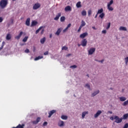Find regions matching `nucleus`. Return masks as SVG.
I'll return each mask as SVG.
<instances>
[{
	"label": "nucleus",
	"instance_id": "obj_1",
	"mask_svg": "<svg viewBox=\"0 0 128 128\" xmlns=\"http://www.w3.org/2000/svg\"><path fill=\"white\" fill-rule=\"evenodd\" d=\"M8 0H2L0 1V6L1 8H4L8 6Z\"/></svg>",
	"mask_w": 128,
	"mask_h": 128
},
{
	"label": "nucleus",
	"instance_id": "obj_2",
	"mask_svg": "<svg viewBox=\"0 0 128 128\" xmlns=\"http://www.w3.org/2000/svg\"><path fill=\"white\" fill-rule=\"evenodd\" d=\"M114 122L116 124H120L122 122V118H120L118 116H114Z\"/></svg>",
	"mask_w": 128,
	"mask_h": 128
},
{
	"label": "nucleus",
	"instance_id": "obj_3",
	"mask_svg": "<svg viewBox=\"0 0 128 128\" xmlns=\"http://www.w3.org/2000/svg\"><path fill=\"white\" fill-rule=\"evenodd\" d=\"M94 52H96V48H92L88 50V54L90 56H92Z\"/></svg>",
	"mask_w": 128,
	"mask_h": 128
},
{
	"label": "nucleus",
	"instance_id": "obj_4",
	"mask_svg": "<svg viewBox=\"0 0 128 128\" xmlns=\"http://www.w3.org/2000/svg\"><path fill=\"white\" fill-rule=\"evenodd\" d=\"M40 8V3L35 4L33 6V10H38Z\"/></svg>",
	"mask_w": 128,
	"mask_h": 128
},
{
	"label": "nucleus",
	"instance_id": "obj_5",
	"mask_svg": "<svg viewBox=\"0 0 128 128\" xmlns=\"http://www.w3.org/2000/svg\"><path fill=\"white\" fill-rule=\"evenodd\" d=\"M101 114H102V110H98L96 113L94 115V118H98V116H100Z\"/></svg>",
	"mask_w": 128,
	"mask_h": 128
},
{
	"label": "nucleus",
	"instance_id": "obj_6",
	"mask_svg": "<svg viewBox=\"0 0 128 128\" xmlns=\"http://www.w3.org/2000/svg\"><path fill=\"white\" fill-rule=\"evenodd\" d=\"M40 118L38 117L36 118V120H34L32 122V124H38V122H40Z\"/></svg>",
	"mask_w": 128,
	"mask_h": 128
},
{
	"label": "nucleus",
	"instance_id": "obj_7",
	"mask_svg": "<svg viewBox=\"0 0 128 128\" xmlns=\"http://www.w3.org/2000/svg\"><path fill=\"white\" fill-rule=\"evenodd\" d=\"M87 44H88V40H86V39H84L82 41L81 46H86Z\"/></svg>",
	"mask_w": 128,
	"mask_h": 128
},
{
	"label": "nucleus",
	"instance_id": "obj_8",
	"mask_svg": "<svg viewBox=\"0 0 128 128\" xmlns=\"http://www.w3.org/2000/svg\"><path fill=\"white\" fill-rule=\"evenodd\" d=\"M56 110H52L48 112L49 116H48V118H50L54 114H56Z\"/></svg>",
	"mask_w": 128,
	"mask_h": 128
},
{
	"label": "nucleus",
	"instance_id": "obj_9",
	"mask_svg": "<svg viewBox=\"0 0 128 128\" xmlns=\"http://www.w3.org/2000/svg\"><path fill=\"white\" fill-rule=\"evenodd\" d=\"M23 34H24V32H22V31L20 32L18 34V35L16 36H15L16 40H19V39H20V38L22 37V36Z\"/></svg>",
	"mask_w": 128,
	"mask_h": 128
},
{
	"label": "nucleus",
	"instance_id": "obj_10",
	"mask_svg": "<svg viewBox=\"0 0 128 128\" xmlns=\"http://www.w3.org/2000/svg\"><path fill=\"white\" fill-rule=\"evenodd\" d=\"M88 35V32H86L81 34L80 36V38H84L87 36Z\"/></svg>",
	"mask_w": 128,
	"mask_h": 128
},
{
	"label": "nucleus",
	"instance_id": "obj_11",
	"mask_svg": "<svg viewBox=\"0 0 128 128\" xmlns=\"http://www.w3.org/2000/svg\"><path fill=\"white\" fill-rule=\"evenodd\" d=\"M62 28H58L56 32L55 33V34L56 36H58L60 34V32H62Z\"/></svg>",
	"mask_w": 128,
	"mask_h": 128
},
{
	"label": "nucleus",
	"instance_id": "obj_12",
	"mask_svg": "<svg viewBox=\"0 0 128 128\" xmlns=\"http://www.w3.org/2000/svg\"><path fill=\"white\" fill-rule=\"evenodd\" d=\"M65 12H72V7L68 6L64 8Z\"/></svg>",
	"mask_w": 128,
	"mask_h": 128
},
{
	"label": "nucleus",
	"instance_id": "obj_13",
	"mask_svg": "<svg viewBox=\"0 0 128 128\" xmlns=\"http://www.w3.org/2000/svg\"><path fill=\"white\" fill-rule=\"evenodd\" d=\"M62 16V13L59 12L58 14L54 18V20H58V18H60V17Z\"/></svg>",
	"mask_w": 128,
	"mask_h": 128
},
{
	"label": "nucleus",
	"instance_id": "obj_14",
	"mask_svg": "<svg viewBox=\"0 0 128 128\" xmlns=\"http://www.w3.org/2000/svg\"><path fill=\"white\" fill-rule=\"evenodd\" d=\"M26 124H19L16 127H13L12 128H24Z\"/></svg>",
	"mask_w": 128,
	"mask_h": 128
},
{
	"label": "nucleus",
	"instance_id": "obj_15",
	"mask_svg": "<svg viewBox=\"0 0 128 128\" xmlns=\"http://www.w3.org/2000/svg\"><path fill=\"white\" fill-rule=\"evenodd\" d=\"M30 18H28L26 22V24L28 26H30Z\"/></svg>",
	"mask_w": 128,
	"mask_h": 128
},
{
	"label": "nucleus",
	"instance_id": "obj_16",
	"mask_svg": "<svg viewBox=\"0 0 128 128\" xmlns=\"http://www.w3.org/2000/svg\"><path fill=\"white\" fill-rule=\"evenodd\" d=\"M10 38H12V35H10V34H7L6 36V40H10Z\"/></svg>",
	"mask_w": 128,
	"mask_h": 128
},
{
	"label": "nucleus",
	"instance_id": "obj_17",
	"mask_svg": "<svg viewBox=\"0 0 128 128\" xmlns=\"http://www.w3.org/2000/svg\"><path fill=\"white\" fill-rule=\"evenodd\" d=\"M119 98L120 102H124L125 100H126V98L124 96H121Z\"/></svg>",
	"mask_w": 128,
	"mask_h": 128
},
{
	"label": "nucleus",
	"instance_id": "obj_18",
	"mask_svg": "<svg viewBox=\"0 0 128 128\" xmlns=\"http://www.w3.org/2000/svg\"><path fill=\"white\" fill-rule=\"evenodd\" d=\"M104 12V9L101 8L100 9L98 10L97 12V14H102Z\"/></svg>",
	"mask_w": 128,
	"mask_h": 128
},
{
	"label": "nucleus",
	"instance_id": "obj_19",
	"mask_svg": "<svg viewBox=\"0 0 128 128\" xmlns=\"http://www.w3.org/2000/svg\"><path fill=\"white\" fill-rule=\"evenodd\" d=\"M64 121H60L58 124V126H64Z\"/></svg>",
	"mask_w": 128,
	"mask_h": 128
},
{
	"label": "nucleus",
	"instance_id": "obj_20",
	"mask_svg": "<svg viewBox=\"0 0 128 128\" xmlns=\"http://www.w3.org/2000/svg\"><path fill=\"white\" fill-rule=\"evenodd\" d=\"M88 114V112H84L82 113V118H84V116H86V114Z\"/></svg>",
	"mask_w": 128,
	"mask_h": 128
},
{
	"label": "nucleus",
	"instance_id": "obj_21",
	"mask_svg": "<svg viewBox=\"0 0 128 128\" xmlns=\"http://www.w3.org/2000/svg\"><path fill=\"white\" fill-rule=\"evenodd\" d=\"M100 94V90H98L97 91L93 92L92 94V96H96V94Z\"/></svg>",
	"mask_w": 128,
	"mask_h": 128
},
{
	"label": "nucleus",
	"instance_id": "obj_22",
	"mask_svg": "<svg viewBox=\"0 0 128 128\" xmlns=\"http://www.w3.org/2000/svg\"><path fill=\"white\" fill-rule=\"evenodd\" d=\"M42 58H44V56H38L36 57L34 60H42Z\"/></svg>",
	"mask_w": 128,
	"mask_h": 128
},
{
	"label": "nucleus",
	"instance_id": "obj_23",
	"mask_svg": "<svg viewBox=\"0 0 128 128\" xmlns=\"http://www.w3.org/2000/svg\"><path fill=\"white\" fill-rule=\"evenodd\" d=\"M120 30H124V31H126V28L124 27V26H120V28H119Z\"/></svg>",
	"mask_w": 128,
	"mask_h": 128
},
{
	"label": "nucleus",
	"instance_id": "obj_24",
	"mask_svg": "<svg viewBox=\"0 0 128 128\" xmlns=\"http://www.w3.org/2000/svg\"><path fill=\"white\" fill-rule=\"evenodd\" d=\"M81 4L80 2H78L77 4H76V8H82V4Z\"/></svg>",
	"mask_w": 128,
	"mask_h": 128
},
{
	"label": "nucleus",
	"instance_id": "obj_25",
	"mask_svg": "<svg viewBox=\"0 0 128 128\" xmlns=\"http://www.w3.org/2000/svg\"><path fill=\"white\" fill-rule=\"evenodd\" d=\"M82 16H86V11L85 10H83L82 12Z\"/></svg>",
	"mask_w": 128,
	"mask_h": 128
},
{
	"label": "nucleus",
	"instance_id": "obj_26",
	"mask_svg": "<svg viewBox=\"0 0 128 128\" xmlns=\"http://www.w3.org/2000/svg\"><path fill=\"white\" fill-rule=\"evenodd\" d=\"M86 22L84 20H82V22H81V24L80 25V26L81 27H83V26H86Z\"/></svg>",
	"mask_w": 128,
	"mask_h": 128
},
{
	"label": "nucleus",
	"instance_id": "obj_27",
	"mask_svg": "<svg viewBox=\"0 0 128 128\" xmlns=\"http://www.w3.org/2000/svg\"><path fill=\"white\" fill-rule=\"evenodd\" d=\"M28 36H25L24 39L22 40V42H26L28 41Z\"/></svg>",
	"mask_w": 128,
	"mask_h": 128
},
{
	"label": "nucleus",
	"instance_id": "obj_28",
	"mask_svg": "<svg viewBox=\"0 0 128 128\" xmlns=\"http://www.w3.org/2000/svg\"><path fill=\"white\" fill-rule=\"evenodd\" d=\"M36 24H38V22L33 21L32 22L31 26H36Z\"/></svg>",
	"mask_w": 128,
	"mask_h": 128
},
{
	"label": "nucleus",
	"instance_id": "obj_29",
	"mask_svg": "<svg viewBox=\"0 0 128 128\" xmlns=\"http://www.w3.org/2000/svg\"><path fill=\"white\" fill-rule=\"evenodd\" d=\"M45 42H46V37H44L40 40V42L42 44H44Z\"/></svg>",
	"mask_w": 128,
	"mask_h": 128
},
{
	"label": "nucleus",
	"instance_id": "obj_30",
	"mask_svg": "<svg viewBox=\"0 0 128 128\" xmlns=\"http://www.w3.org/2000/svg\"><path fill=\"white\" fill-rule=\"evenodd\" d=\"M42 28H44V27L40 26L36 31V34H38V32H40V30H42Z\"/></svg>",
	"mask_w": 128,
	"mask_h": 128
},
{
	"label": "nucleus",
	"instance_id": "obj_31",
	"mask_svg": "<svg viewBox=\"0 0 128 128\" xmlns=\"http://www.w3.org/2000/svg\"><path fill=\"white\" fill-rule=\"evenodd\" d=\"M114 4V0H110L109 3L108 4V6H110Z\"/></svg>",
	"mask_w": 128,
	"mask_h": 128
},
{
	"label": "nucleus",
	"instance_id": "obj_32",
	"mask_svg": "<svg viewBox=\"0 0 128 128\" xmlns=\"http://www.w3.org/2000/svg\"><path fill=\"white\" fill-rule=\"evenodd\" d=\"M128 118V114H125L123 116V120H126V118Z\"/></svg>",
	"mask_w": 128,
	"mask_h": 128
},
{
	"label": "nucleus",
	"instance_id": "obj_33",
	"mask_svg": "<svg viewBox=\"0 0 128 128\" xmlns=\"http://www.w3.org/2000/svg\"><path fill=\"white\" fill-rule=\"evenodd\" d=\"M61 118H62V120H68V117L66 116L62 115L61 116Z\"/></svg>",
	"mask_w": 128,
	"mask_h": 128
},
{
	"label": "nucleus",
	"instance_id": "obj_34",
	"mask_svg": "<svg viewBox=\"0 0 128 128\" xmlns=\"http://www.w3.org/2000/svg\"><path fill=\"white\" fill-rule=\"evenodd\" d=\"M110 28V22L107 23V26L106 27V30H108Z\"/></svg>",
	"mask_w": 128,
	"mask_h": 128
},
{
	"label": "nucleus",
	"instance_id": "obj_35",
	"mask_svg": "<svg viewBox=\"0 0 128 128\" xmlns=\"http://www.w3.org/2000/svg\"><path fill=\"white\" fill-rule=\"evenodd\" d=\"M60 22H64L66 20V17L62 16L60 18Z\"/></svg>",
	"mask_w": 128,
	"mask_h": 128
},
{
	"label": "nucleus",
	"instance_id": "obj_36",
	"mask_svg": "<svg viewBox=\"0 0 128 128\" xmlns=\"http://www.w3.org/2000/svg\"><path fill=\"white\" fill-rule=\"evenodd\" d=\"M128 100L125 101V102L123 103L122 106H128Z\"/></svg>",
	"mask_w": 128,
	"mask_h": 128
},
{
	"label": "nucleus",
	"instance_id": "obj_37",
	"mask_svg": "<svg viewBox=\"0 0 128 128\" xmlns=\"http://www.w3.org/2000/svg\"><path fill=\"white\" fill-rule=\"evenodd\" d=\"M62 50H68V48L67 46H64L62 48Z\"/></svg>",
	"mask_w": 128,
	"mask_h": 128
},
{
	"label": "nucleus",
	"instance_id": "obj_38",
	"mask_svg": "<svg viewBox=\"0 0 128 128\" xmlns=\"http://www.w3.org/2000/svg\"><path fill=\"white\" fill-rule=\"evenodd\" d=\"M104 16V13H102L99 16V18H103Z\"/></svg>",
	"mask_w": 128,
	"mask_h": 128
},
{
	"label": "nucleus",
	"instance_id": "obj_39",
	"mask_svg": "<svg viewBox=\"0 0 128 128\" xmlns=\"http://www.w3.org/2000/svg\"><path fill=\"white\" fill-rule=\"evenodd\" d=\"M107 8L109 10H114V8H112V7L110 6H107Z\"/></svg>",
	"mask_w": 128,
	"mask_h": 128
},
{
	"label": "nucleus",
	"instance_id": "obj_40",
	"mask_svg": "<svg viewBox=\"0 0 128 128\" xmlns=\"http://www.w3.org/2000/svg\"><path fill=\"white\" fill-rule=\"evenodd\" d=\"M125 60V64L126 66H128V57H126L124 58Z\"/></svg>",
	"mask_w": 128,
	"mask_h": 128
},
{
	"label": "nucleus",
	"instance_id": "obj_41",
	"mask_svg": "<svg viewBox=\"0 0 128 128\" xmlns=\"http://www.w3.org/2000/svg\"><path fill=\"white\" fill-rule=\"evenodd\" d=\"M70 68H78V66H76V65H73L70 66Z\"/></svg>",
	"mask_w": 128,
	"mask_h": 128
},
{
	"label": "nucleus",
	"instance_id": "obj_42",
	"mask_svg": "<svg viewBox=\"0 0 128 128\" xmlns=\"http://www.w3.org/2000/svg\"><path fill=\"white\" fill-rule=\"evenodd\" d=\"M85 86L86 88H88L89 90H90V85L88 84H86L85 85Z\"/></svg>",
	"mask_w": 128,
	"mask_h": 128
},
{
	"label": "nucleus",
	"instance_id": "obj_43",
	"mask_svg": "<svg viewBox=\"0 0 128 128\" xmlns=\"http://www.w3.org/2000/svg\"><path fill=\"white\" fill-rule=\"evenodd\" d=\"M92 14V10H88V16H90Z\"/></svg>",
	"mask_w": 128,
	"mask_h": 128
},
{
	"label": "nucleus",
	"instance_id": "obj_44",
	"mask_svg": "<svg viewBox=\"0 0 128 128\" xmlns=\"http://www.w3.org/2000/svg\"><path fill=\"white\" fill-rule=\"evenodd\" d=\"M123 128H128V123L126 124Z\"/></svg>",
	"mask_w": 128,
	"mask_h": 128
},
{
	"label": "nucleus",
	"instance_id": "obj_45",
	"mask_svg": "<svg viewBox=\"0 0 128 128\" xmlns=\"http://www.w3.org/2000/svg\"><path fill=\"white\" fill-rule=\"evenodd\" d=\"M48 126V122H44L43 124V126Z\"/></svg>",
	"mask_w": 128,
	"mask_h": 128
},
{
	"label": "nucleus",
	"instance_id": "obj_46",
	"mask_svg": "<svg viewBox=\"0 0 128 128\" xmlns=\"http://www.w3.org/2000/svg\"><path fill=\"white\" fill-rule=\"evenodd\" d=\"M24 52H26V54H28V52H30V50H28V49H26V50H24Z\"/></svg>",
	"mask_w": 128,
	"mask_h": 128
},
{
	"label": "nucleus",
	"instance_id": "obj_47",
	"mask_svg": "<svg viewBox=\"0 0 128 128\" xmlns=\"http://www.w3.org/2000/svg\"><path fill=\"white\" fill-rule=\"evenodd\" d=\"M82 28V27L81 26H80L78 30V32H80Z\"/></svg>",
	"mask_w": 128,
	"mask_h": 128
},
{
	"label": "nucleus",
	"instance_id": "obj_48",
	"mask_svg": "<svg viewBox=\"0 0 128 128\" xmlns=\"http://www.w3.org/2000/svg\"><path fill=\"white\" fill-rule=\"evenodd\" d=\"M68 30V28H66L65 29H64L63 30V32H66V30Z\"/></svg>",
	"mask_w": 128,
	"mask_h": 128
},
{
	"label": "nucleus",
	"instance_id": "obj_49",
	"mask_svg": "<svg viewBox=\"0 0 128 128\" xmlns=\"http://www.w3.org/2000/svg\"><path fill=\"white\" fill-rule=\"evenodd\" d=\"M44 56H48V51H46V52H44Z\"/></svg>",
	"mask_w": 128,
	"mask_h": 128
},
{
	"label": "nucleus",
	"instance_id": "obj_50",
	"mask_svg": "<svg viewBox=\"0 0 128 128\" xmlns=\"http://www.w3.org/2000/svg\"><path fill=\"white\" fill-rule=\"evenodd\" d=\"M110 120H114V116H111Z\"/></svg>",
	"mask_w": 128,
	"mask_h": 128
},
{
	"label": "nucleus",
	"instance_id": "obj_51",
	"mask_svg": "<svg viewBox=\"0 0 128 128\" xmlns=\"http://www.w3.org/2000/svg\"><path fill=\"white\" fill-rule=\"evenodd\" d=\"M102 34H106V30H103L102 31Z\"/></svg>",
	"mask_w": 128,
	"mask_h": 128
},
{
	"label": "nucleus",
	"instance_id": "obj_52",
	"mask_svg": "<svg viewBox=\"0 0 128 128\" xmlns=\"http://www.w3.org/2000/svg\"><path fill=\"white\" fill-rule=\"evenodd\" d=\"M2 20H4V19L2 17H0V22H2Z\"/></svg>",
	"mask_w": 128,
	"mask_h": 128
},
{
	"label": "nucleus",
	"instance_id": "obj_53",
	"mask_svg": "<svg viewBox=\"0 0 128 128\" xmlns=\"http://www.w3.org/2000/svg\"><path fill=\"white\" fill-rule=\"evenodd\" d=\"M70 26H72V24H69L68 25V26H67L66 28H70Z\"/></svg>",
	"mask_w": 128,
	"mask_h": 128
},
{
	"label": "nucleus",
	"instance_id": "obj_54",
	"mask_svg": "<svg viewBox=\"0 0 128 128\" xmlns=\"http://www.w3.org/2000/svg\"><path fill=\"white\" fill-rule=\"evenodd\" d=\"M44 30H42V31H41V32H40V34H44Z\"/></svg>",
	"mask_w": 128,
	"mask_h": 128
},
{
	"label": "nucleus",
	"instance_id": "obj_55",
	"mask_svg": "<svg viewBox=\"0 0 128 128\" xmlns=\"http://www.w3.org/2000/svg\"><path fill=\"white\" fill-rule=\"evenodd\" d=\"M6 44V42H4V41L2 42V46H4V44Z\"/></svg>",
	"mask_w": 128,
	"mask_h": 128
},
{
	"label": "nucleus",
	"instance_id": "obj_56",
	"mask_svg": "<svg viewBox=\"0 0 128 128\" xmlns=\"http://www.w3.org/2000/svg\"><path fill=\"white\" fill-rule=\"evenodd\" d=\"M104 62V60H99V61H98V62H102H102Z\"/></svg>",
	"mask_w": 128,
	"mask_h": 128
},
{
	"label": "nucleus",
	"instance_id": "obj_57",
	"mask_svg": "<svg viewBox=\"0 0 128 128\" xmlns=\"http://www.w3.org/2000/svg\"><path fill=\"white\" fill-rule=\"evenodd\" d=\"M108 114H112V111H108Z\"/></svg>",
	"mask_w": 128,
	"mask_h": 128
},
{
	"label": "nucleus",
	"instance_id": "obj_58",
	"mask_svg": "<svg viewBox=\"0 0 128 128\" xmlns=\"http://www.w3.org/2000/svg\"><path fill=\"white\" fill-rule=\"evenodd\" d=\"M50 38H52V34H50Z\"/></svg>",
	"mask_w": 128,
	"mask_h": 128
},
{
	"label": "nucleus",
	"instance_id": "obj_59",
	"mask_svg": "<svg viewBox=\"0 0 128 128\" xmlns=\"http://www.w3.org/2000/svg\"><path fill=\"white\" fill-rule=\"evenodd\" d=\"M2 48H4V46H1V47H0V50H2Z\"/></svg>",
	"mask_w": 128,
	"mask_h": 128
},
{
	"label": "nucleus",
	"instance_id": "obj_60",
	"mask_svg": "<svg viewBox=\"0 0 128 128\" xmlns=\"http://www.w3.org/2000/svg\"><path fill=\"white\" fill-rule=\"evenodd\" d=\"M98 13H96V16H95V18H98Z\"/></svg>",
	"mask_w": 128,
	"mask_h": 128
},
{
	"label": "nucleus",
	"instance_id": "obj_61",
	"mask_svg": "<svg viewBox=\"0 0 128 128\" xmlns=\"http://www.w3.org/2000/svg\"><path fill=\"white\" fill-rule=\"evenodd\" d=\"M72 56L71 54H67V55L66 56L68 57V56Z\"/></svg>",
	"mask_w": 128,
	"mask_h": 128
},
{
	"label": "nucleus",
	"instance_id": "obj_62",
	"mask_svg": "<svg viewBox=\"0 0 128 128\" xmlns=\"http://www.w3.org/2000/svg\"><path fill=\"white\" fill-rule=\"evenodd\" d=\"M92 28H93V30H96V27L94 26L92 27Z\"/></svg>",
	"mask_w": 128,
	"mask_h": 128
},
{
	"label": "nucleus",
	"instance_id": "obj_63",
	"mask_svg": "<svg viewBox=\"0 0 128 128\" xmlns=\"http://www.w3.org/2000/svg\"><path fill=\"white\" fill-rule=\"evenodd\" d=\"M82 46V44H78V46Z\"/></svg>",
	"mask_w": 128,
	"mask_h": 128
},
{
	"label": "nucleus",
	"instance_id": "obj_64",
	"mask_svg": "<svg viewBox=\"0 0 128 128\" xmlns=\"http://www.w3.org/2000/svg\"><path fill=\"white\" fill-rule=\"evenodd\" d=\"M12 23L14 24V20H12Z\"/></svg>",
	"mask_w": 128,
	"mask_h": 128
}]
</instances>
